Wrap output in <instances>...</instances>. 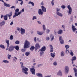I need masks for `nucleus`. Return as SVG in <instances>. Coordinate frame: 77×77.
<instances>
[{"label":"nucleus","instance_id":"obj_1","mask_svg":"<svg viewBox=\"0 0 77 77\" xmlns=\"http://www.w3.org/2000/svg\"><path fill=\"white\" fill-rule=\"evenodd\" d=\"M30 43L27 40H26L24 42V48H28L30 47Z\"/></svg>","mask_w":77,"mask_h":77},{"label":"nucleus","instance_id":"obj_2","mask_svg":"<svg viewBox=\"0 0 77 77\" xmlns=\"http://www.w3.org/2000/svg\"><path fill=\"white\" fill-rule=\"evenodd\" d=\"M22 71L23 72L24 74H26V75H27L28 74V72L27 71L29 70L28 68H26V67L24 66L22 67Z\"/></svg>","mask_w":77,"mask_h":77},{"label":"nucleus","instance_id":"obj_3","mask_svg":"<svg viewBox=\"0 0 77 77\" xmlns=\"http://www.w3.org/2000/svg\"><path fill=\"white\" fill-rule=\"evenodd\" d=\"M69 67L68 66H66L64 68L65 73V74H67L68 73L69 71Z\"/></svg>","mask_w":77,"mask_h":77},{"label":"nucleus","instance_id":"obj_4","mask_svg":"<svg viewBox=\"0 0 77 77\" xmlns=\"http://www.w3.org/2000/svg\"><path fill=\"white\" fill-rule=\"evenodd\" d=\"M14 50V47L12 45L10 46L8 48V51L10 52H12Z\"/></svg>","mask_w":77,"mask_h":77},{"label":"nucleus","instance_id":"obj_5","mask_svg":"<svg viewBox=\"0 0 77 77\" xmlns=\"http://www.w3.org/2000/svg\"><path fill=\"white\" fill-rule=\"evenodd\" d=\"M67 8L69 9L68 13L69 14H71L72 12V8L70 6V5L67 6Z\"/></svg>","mask_w":77,"mask_h":77},{"label":"nucleus","instance_id":"obj_6","mask_svg":"<svg viewBox=\"0 0 77 77\" xmlns=\"http://www.w3.org/2000/svg\"><path fill=\"white\" fill-rule=\"evenodd\" d=\"M30 70L32 74H33V75H35V68H30Z\"/></svg>","mask_w":77,"mask_h":77},{"label":"nucleus","instance_id":"obj_7","mask_svg":"<svg viewBox=\"0 0 77 77\" xmlns=\"http://www.w3.org/2000/svg\"><path fill=\"white\" fill-rule=\"evenodd\" d=\"M41 47V46L39 45V44L38 43H37L35 46V50H37V49H39Z\"/></svg>","mask_w":77,"mask_h":77},{"label":"nucleus","instance_id":"obj_8","mask_svg":"<svg viewBox=\"0 0 77 77\" xmlns=\"http://www.w3.org/2000/svg\"><path fill=\"white\" fill-rule=\"evenodd\" d=\"M75 26L73 25H72V30L73 32H75L77 31V29L75 28Z\"/></svg>","mask_w":77,"mask_h":77},{"label":"nucleus","instance_id":"obj_9","mask_svg":"<svg viewBox=\"0 0 77 77\" xmlns=\"http://www.w3.org/2000/svg\"><path fill=\"white\" fill-rule=\"evenodd\" d=\"M38 14H39V15H43L44 14V12L42 11V10L41 9H38Z\"/></svg>","mask_w":77,"mask_h":77},{"label":"nucleus","instance_id":"obj_10","mask_svg":"<svg viewBox=\"0 0 77 77\" xmlns=\"http://www.w3.org/2000/svg\"><path fill=\"white\" fill-rule=\"evenodd\" d=\"M20 14H21V12H18L17 13H16L13 16V18H15V17H17V16L20 15Z\"/></svg>","mask_w":77,"mask_h":77},{"label":"nucleus","instance_id":"obj_11","mask_svg":"<svg viewBox=\"0 0 77 77\" xmlns=\"http://www.w3.org/2000/svg\"><path fill=\"white\" fill-rule=\"evenodd\" d=\"M21 32L20 33L21 35H23V34H24L25 33V29H23V28H21Z\"/></svg>","mask_w":77,"mask_h":77},{"label":"nucleus","instance_id":"obj_12","mask_svg":"<svg viewBox=\"0 0 77 77\" xmlns=\"http://www.w3.org/2000/svg\"><path fill=\"white\" fill-rule=\"evenodd\" d=\"M5 24V21L3 20L1 22H0V26L2 27L3 26H4Z\"/></svg>","mask_w":77,"mask_h":77},{"label":"nucleus","instance_id":"obj_13","mask_svg":"<svg viewBox=\"0 0 77 77\" xmlns=\"http://www.w3.org/2000/svg\"><path fill=\"white\" fill-rule=\"evenodd\" d=\"M73 70L75 72V77H77V69L75 68H73Z\"/></svg>","mask_w":77,"mask_h":77},{"label":"nucleus","instance_id":"obj_14","mask_svg":"<svg viewBox=\"0 0 77 77\" xmlns=\"http://www.w3.org/2000/svg\"><path fill=\"white\" fill-rule=\"evenodd\" d=\"M4 6L5 7H11V5L9 4H7L6 2H4Z\"/></svg>","mask_w":77,"mask_h":77},{"label":"nucleus","instance_id":"obj_15","mask_svg":"<svg viewBox=\"0 0 77 77\" xmlns=\"http://www.w3.org/2000/svg\"><path fill=\"white\" fill-rule=\"evenodd\" d=\"M50 38L51 39V41H53L54 39V36L52 34H51L50 36Z\"/></svg>","mask_w":77,"mask_h":77},{"label":"nucleus","instance_id":"obj_16","mask_svg":"<svg viewBox=\"0 0 77 77\" xmlns=\"http://www.w3.org/2000/svg\"><path fill=\"white\" fill-rule=\"evenodd\" d=\"M46 50V48L45 46H43L42 47L41 49L39 50V51H45Z\"/></svg>","mask_w":77,"mask_h":77},{"label":"nucleus","instance_id":"obj_17","mask_svg":"<svg viewBox=\"0 0 77 77\" xmlns=\"http://www.w3.org/2000/svg\"><path fill=\"white\" fill-rule=\"evenodd\" d=\"M42 11H43V12H46V8H45L44 6H42Z\"/></svg>","mask_w":77,"mask_h":77},{"label":"nucleus","instance_id":"obj_18","mask_svg":"<svg viewBox=\"0 0 77 77\" xmlns=\"http://www.w3.org/2000/svg\"><path fill=\"white\" fill-rule=\"evenodd\" d=\"M56 14L57 15H58L61 17H63V14H62V13H60V12H58L56 13Z\"/></svg>","mask_w":77,"mask_h":77},{"label":"nucleus","instance_id":"obj_19","mask_svg":"<svg viewBox=\"0 0 77 77\" xmlns=\"http://www.w3.org/2000/svg\"><path fill=\"white\" fill-rule=\"evenodd\" d=\"M37 32L38 35H43V34L44 33V32H41L39 31H37Z\"/></svg>","mask_w":77,"mask_h":77},{"label":"nucleus","instance_id":"obj_20","mask_svg":"<svg viewBox=\"0 0 77 77\" xmlns=\"http://www.w3.org/2000/svg\"><path fill=\"white\" fill-rule=\"evenodd\" d=\"M5 42L7 44V47H9V41L8 40L6 39L5 40Z\"/></svg>","mask_w":77,"mask_h":77},{"label":"nucleus","instance_id":"obj_21","mask_svg":"<svg viewBox=\"0 0 77 77\" xmlns=\"http://www.w3.org/2000/svg\"><path fill=\"white\" fill-rule=\"evenodd\" d=\"M36 75L39 77H43V76L42 75V74L41 73H36Z\"/></svg>","mask_w":77,"mask_h":77},{"label":"nucleus","instance_id":"obj_22","mask_svg":"<svg viewBox=\"0 0 77 77\" xmlns=\"http://www.w3.org/2000/svg\"><path fill=\"white\" fill-rule=\"evenodd\" d=\"M63 33V30L62 29H60L58 31L57 33L59 35H61Z\"/></svg>","mask_w":77,"mask_h":77},{"label":"nucleus","instance_id":"obj_23","mask_svg":"<svg viewBox=\"0 0 77 77\" xmlns=\"http://www.w3.org/2000/svg\"><path fill=\"white\" fill-rule=\"evenodd\" d=\"M57 75H61V76L62 75V71L61 70L59 71L58 72Z\"/></svg>","mask_w":77,"mask_h":77},{"label":"nucleus","instance_id":"obj_24","mask_svg":"<svg viewBox=\"0 0 77 77\" xmlns=\"http://www.w3.org/2000/svg\"><path fill=\"white\" fill-rule=\"evenodd\" d=\"M60 56L62 57H63L65 56V52L62 51L60 53Z\"/></svg>","mask_w":77,"mask_h":77},{"label":"nucleus","instance_id":"obj_25","mask_svg":"<svg viewBox=\"0 0 77 77\" xmlns=\"http://www.w3.org/2000/svg\"><path fill=\"white\" fill-rule=\"evenodd\" d=\"M8 14H6L4 16V19L5 20V21H6V20H8Z\"/></svg>","mask_w":77,"mask_h":77},{"label":"nucleus","instance_id":"obj_26","mask_svg":"<svg viewBox=\"0 0 77 77\" xmlns=\"http://www.w3.org/2000/svg\"><path fill=\"white\" fill-rule=\"evenodd\" d=\"M28 4H29V5H30L31 4V5L32 6H34V5H35V4H34V3L31 1H29L28 2Z\"/></svg>","mask_w":77,"mask_h":77},{"label":"nucleus","instance_id":"obj_27","mask_svg":"<svg viewBox=\"0 0 77 77\" xmlns=\"http://www.w3.org/2000/svg\"><path fill=\"white\" fill-rule=\"evenodd\" d=\"M15 48L16 50L17 51H18L19 50V46L18 45L16 46H15L14 47V48Z\"/></svg>","mask_w":77,"mask_h":77},{"label":"nucleus","instance_id":"obj_28","mask_svg":"<svg viewBox=\"0 0 77 77\" xmlns=\"http://www.w3.org/2000/svg\"><path fill=\"white\" fill-rule=\"evenodd\" d=\"M19 8H17L16 9H15L14 11H15V12L14 13V14H17V12H19Z\"/></svg>","mask_w":77,"mask_h":77},{"label":"nucleus","instance_id":"obj_29","mask_svg":"<svg viewBox=\"0 0 77 77\" xmlns=\"http://www.w3.org/2000/svg\"><path fill=\"white\" fill-rule=\"evenodd\" d=\"M44 51H40V56H42L43 55V54H44Z\"/></svg>","mask_w":77,"mask_h":77},{"label":"nucleus","instance_id":"obj_30","mask_svg":"<svg viewBox=\"0 0 77 77\" xmlns=\"http://www.w3.org/2000/svg\"><path fill=\"white\" fill-rule=\"evenodd\" d=\"M50 54L51 56L52 57L54 58V57H55V55L54 54H55V53H50Z\"/></svg>","mask_w":77,"mask_h":77},{"label":"nucleus","instance_id":"obj_31","mask_svg":"<svg viewBox=\"0 0 77 77\" xmlns=\"http://www.w3.org/2000/svg\"><path fill=\"white\" fill-rule=\"evenodd\" d=\"M13 39L14 37H13V35H11L9 39H10V40H13Z\"/></svg>","mask_w":77,"mask_h":77},{"label":"nucleus","instance_id":"obj_32","mask_svg":"<svg viewBox=\"0 0 77 77\" xmlns=\"http://www.w3.org/2000/svg\"><path fill=\"white\" fill-rule=\"evenodd\" d=\"M2 62H4V63H9V61L6 60H3L2 61Z\"/></svg>","mask_w":77,"mask_h":77},{"label":"nucleus","instance_id":"obj_33","mask_svg":"<svg viewBox=\"0 0 77 77\" xmlns=\"http://www.w3.org/2000/svg\"><path fill=\"white\" fill-rule=\"evenodd\" d=\"M42 27L43 30H46V28H45V25H43Z\"/></svg>","mask_w":77,"mask_h":77},{"label":"nucleus","instance_id":"obj_34","mask_svg":"<svg viewBox=\"0 0 77 77\" xmlns=\"http://www.w3.org/2000/svg\"><path fill=\"white\" fill-rule=\"evenodd\" d=\"M29 54L30 52H26L25 53V55H26V56H29Z\"/></svg>","mask_w":77,"mask_h":77},{"label":"nucleus","instance_id":"obj_35","mask_svg":"<svg viewBox=\"0 0 77 77\" xmlns=\"http://www.w3.org/2000/svg\"><path fill=\"white\" fill-rule=\"evenodd\" d=\"M0 47L1 48H2L3 49H4L5 48V46L3 45H1Z\"/></svg>","mask_w":77,"mask_h":77},{"label":"nucleus","instance_id":"obj_36","mask_svg":"<svg viewBox=\"0 0 77 77\" xmlns=\"http://www.w3.org/2000/svg\"><path fill=\"white\" fill-rule=\"evenodd\" d=\"M30 49L31 50H32H32H34L35 49V47L33 46H32L31 47V48H30Z\"/></svg>","mask_w":77,"mask_h":77},{"label":"nucleus","instance_id":"obj_37","mask_svg":"<svg viewBox=\"0 0 77 77\" xmlns=\"http://www.w3.org/2000/svg\"><path fill=\"white\" fill-rule=\"evenodd\" d=\"M15 44H20V41H18V40H17L15 42Z\"/></svg>","mask_w":77,"mask_h":77},{"label":"nucleus","instance_id":"obj_38","mask_svg":"<svg viewBox=\"0 0 77 77\" xmlns=\"http://www.w3.org/2000/svg\"><path fill=\"white\" fill-rule=\"evenodd\" d=\"M76 57L75 56H74L73 57H72V60H76Z\"/></svg>","mask_w":77,"mask_h":77},{"label":"nucleus","instance_id":"obj_39","mask_svg":"<svg viewBox=\"0 0 77 77\" xmlns=\"http://www.w3.org/2000/svg\"><path fill=\"white\" fill-rule=\"evenodd\" d=\"M70 55H71V56H74V53H73V52H72V50H70Z\"/></svg>","mask_w":77,"mask_h":77},{"label":"nucleus","instance_id":"obj_40","mask_svg":"<svg viewBox=\"0 0 77 77\" xmlns=\"http://www.w3.org/2000/svg\"><path fill=\"white\" fill-rule=\"evenodd\" d=\"M36 19H37V17H36V16H34L33 17L32 19V20H36Z\"/></svg>","mask_w":77,"mask_h":77},{"label":"nucleus","instance_id":"obj_41","mask_svg":"<svg viewBox=\"0 0 77 77\" xmlns=\"http://www.w3.org/2000/svg\"><path fill=\"white\" fill-rule=\"evenodd\" d=\"M11 57V55H9V54H8V59H10Z\"/></svg>","mask_w":77,"mask_h":77},{"label":"nucleus","instance_id":"obj_42","mask_svg":"<svg viewBox=\"0 0 77 77\" xmlns=\"http://www.w3.org/2000/svg\"><path fill=\"white\" fill-rule=\"evenodd\" d=\"M20 65H21L22 68H23V67H24V66H23V65H24V63H23L22 62H20Z\"/></svg>","mask_w":77,"mask_h":77},{"label":"nucleus","instance_id":"obj_43","mask_svg":"<svg viewBox=\"0 0 77 77\" xmlns=\"http://www.w3.org/2000/svg\"><path fill=\"white\" fill-rule=\"evenodd\" d=\"M17 30L19 32H21V29H20V28L18 27L17 28Z\"/></svg>","mask_w":77,"mask_h":77},{"label":"nucleus","instance_id":"obj_44","mask_svg":"<svg viewBox=\"0 0 77 77\" xmlns=\"http://www.w3.org/2000/svg\"><path fill=\"white\" fill-rule=\"evenodd\" d=\"M12 15V11L10 12V13L8 14V16L11 17Z\"/></svg>","mask_w":77,"mask_h":77},{"label":"nucleus","instance_id":"obj_45","mask_svg":"<svg viewBox=\"0 0 77 77\" xmlns=\"http://www.w3.org/2000/svg\"><path fill=\"white\" fill-rule=\"evenodd\" d=\"M65 48L66 49H68L69 48V46L68 45H66L65 46Z\"/></svg>","mask_w":77,"mask_h":77},{"label":"nucleus","instance_id":"obj_46","mask_svg":"<svg viewBox=\"0 0 77 77\" xmlns=\"http://www.w3.org/2000/svg\"><path fill=\"white\" fill-rule=\"evenodd\" d=\"M46 32L47 34H48L49 33H50V30L48 29H47L46 30Z\"/></svg>","mask_w":77,"mask_h":77},{"label":"nucleus","instance_id":"obj_47","mask_svg":"<svg viewBox=\"0 0 77 77\" xmlns=\"http://www.w3.org/2000/svg\"><path fill=\"white\" fill-rule=\"evenodd\" d=\"M60 44H63L64 43V41H63V40H60Z\"/></svg>","mask_w":77,"mask_h":77},{"label":"nucleus","instance_id":"obj_48","mask_svg":"<svg viewBox=\"0 0 77 77\" xmlns=\"http://www.w3.org/2000/svg\"><path fill=\"white\" fill-rule=\"evenodd\" d=\"M56 13H57V12H59V11H60V9L59 8H56Z\"/></svg>","mask_w":77,"mask_h":77},{"label":"nucleus","instance_id":"obj_49","mask_svg":"<svg viewBox=\"0 0 77 77\" xmlns=\"http://www.w3.org/2000/svg\"><path fill=\"white\" fill-rule=\"evenodd\" d=\"M45 39L46 41H49V40H50V37H46Z\"/></svg>","mask_w":77,"mask_h":77},{"label":"nucleus","instance_id":"obj_50","mask_svg":"<svg viewBox=\"0 0 77 77\" xmlns=\"http://www.w3.org/2000/svg\"><path fill=\"white\" fill-rule=\"evenodd\" d=\"M61 8L62 9H65L66 7L64 5H62L61 6Z\"/></svg>","mask_w":77,"mask_h":77},{"label":"nucleus","instance_id":"obj_51","mask_svg":"<svg viewBox=\"0 0 77 77\" xmlns=\"http://www.w3.org/2000/svg\"><path fill=\"white\" fill-rule=\"evenodd\" d=\"M16 60H17V58L16 57H13V60H14V61H15Z\"/></svg>","mask_w":77,"mask_h":77},{"label":"nucleus","instance_id":"obj_52","mask_svg":"<svg viewBox=\"0 0 77 77\" xmlns=\"http://www.w3.org/2000/svg\"><path fill=\"white\" fill-rule=\"evenodd\" d=\"M49 47H50V50L53 49V47L52 45H50Z\"/></svg>","mask_w":77,"mask_h":77},{"label":"nucleus","instance_id":"obj_53","mask_svg":"<svg viewBox=\"0 0 77 77\" xmlns=\"http://www.w3.org/2000/svg\"><path fill=\"white\" fill-rule=\"evenodd\" d=\"M59 41H62V40H63V39H62V36H60L59 37Z\"/></svg>","mask_w":77,"mask_h":77},{"label":"nucleus","instance_id":"obj_54","mask_svg":"<svg viewBox=\"0 0 77 77\" xmlns=\"http://www.w3.org/2000/svg\"><path fill=\"white\" fill-rule=\"evenodd\" d=\"M54 65V66H56L57 65V62H56L55 61L53 63Z\"/></svg>","mask_w":77,"mask_h":77},{"label":"nucleus","instance_id":"obj_55","mask_svg":"<svg viewBox=\"0 0 77 77\" xmlns=\"http://www.w3.org/2000/svg\"><path fill=\"white\" fill-rule=\"evenodd\" d=\"M54 34L55 35H57V32L56 31V29L54 30Z\"/></svg>","mask_w":77,"mask_h":77},{"label":"nucleus","instance_id":"obj_56","mask_svg":"<svg viewBox=\"0 0 77 77\" xmlns=\"http://www.w3.org/2000/svg\"><path fill=\"white\" fill-rule=\"evenodd\" d=\"M42 65H43L42 64H39L37 66H38V67H39V66H42Z\"/></svg>","mask_w":77,"mask_h":77},{"label":"nucleus","instance_id":"obj_57","mask_svg":"<svg viewBox=\"0 0 77 77\" xmlns=\"http://www.w3.org/2000/svg\"><path fill=\"white\" fill-rule=\"evenodd\" d=\"M62 27H63V28L64 29H65V26L64 25H62Z\"/></svg>","mask_w":77,"mask_h":77},{"label":"nucleus","instance_id":"obj_58","mask_svg":"<svg viewBox=\"0 0 77 77\" xmlns=\"http://www.w3.org/2000/svg\"><path fill=\"white\" fill-rule=\"evenodd\" d=\"M51 4L52 6L54 5V1H52L51 2Z\"/></svg>","mask_w":77,"mask_h":77},{"label":"nucleus","instance_id":"obj_59","mask_svg":"<svg viewBox=\"0 0 77 77\" xmlns=\"http://www.w3.org/2000/svg\"><path fill=\"white\" fill-rule=\"evenodd\" d=\"M72 21H73V20H72V18H70V23H72Z\"/></svg>","mask_w":77,"mask_h":77},{"label":"nucleus","instance_id":"obj_60","mask_svg":"<svg viewBox=\"0 0 77 77\" xmlns=\"http://www.w3.org/2000/svg\"><path fill=\"white\" fill-rule=\"evenodd\" d=\"M23 1H22L21 3H20V5H21V6H22L23 5Z\"/></svg>","mask_w":77,"mask_h":77},{"label":"nucleus","instance_id":"obj_61","mask_svg":"<svg viewBox=\"0 0 77 77\" xmlns=\"http://www.w3.org/2000/svg\"><path fill=\"white\" fill-rule=\"evenodd\" d=\"M34 41L35 42H36V37H35L34 38Z\"/></svg>","mask_w":77,"mask_h":77},{"label":"nucleus","instance_id":"obj_62","mask_svg":"<svg viewBox=\"0 0 77 77\" xmlns=\"http://www.w3.org/2000/svg\"><path fill=\"white\" fill-rule=\"evenodd\" d=\"M21 12H24V8H23L20 11Z\"/></svg>","mask_w":77,"mask_h":77},{"label":"nucleus","instance_id":"obj_63","mask_svg":"<svg viewBox=\"0 0 77 77\" xmlns=\"http://www.w3.org/2000/svg\"><path fill=\"white\" fill-rule=\"evenodd\" d=\"M32 61L34 63H35V59H32Z\"/></svg>","mask_w":77,"mask_h":77},{"label":"nucleus","instance_id":"obj_64","mask_svg":"<svg viewBox=\"0 0 77 77\" xmlns=\"http://www.w3.org/2000/svg\"><path fill=\"white\" fill-rule=\"evenodd\" d=\"M22 52H25V49H22L21 50Z\"/></svg>","mask_w":77,"mask_h":77}]
</instances>
